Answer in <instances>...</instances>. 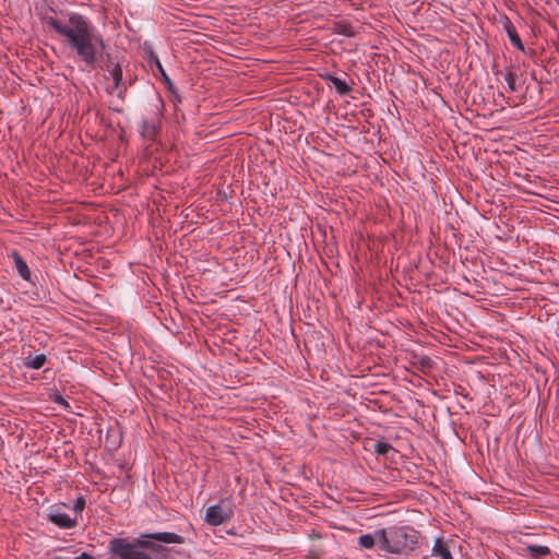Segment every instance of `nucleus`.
<instances>
[{
  "mask_svg": "<svg viewBox=\"0 0 559 559\" xmlns=\"http://www.w3.org/2000/svg\"><path fill=\"white\" fill-rule=\"evenodd\" d=\"M47 25L67 39L69 48L87 67H94L105 49V41L94 25L83 15L72 13L62 22L48 17Z\"/></svg>",
  "mask_w": 559,
  "mask_h": 559,
  "instance_id": "nucleus-1",
  "label": "nucleus"
},
{
  "mask_svg": "<svg viewBox=\"0 0 559 559\" xmlns=\"http://www.w3.org/2000/svg\"><path fill=\"white\" fill-rule=\"evenodd\" d=\"M185 538L171 532L143 533L133 542L127 538H112L109 542V551L120 559H157L166 557L167 548L164 544H183Z\"/></svg>",
  "mask_w": 559,
  "mask_h": 559,
  "instance_id": "nucleus-2",
  "label": "nucleus"
},
{
  "mask_svg": "<svg viewBox=\"0 0 559 559\" xmlns=\"http://www.w3.org/2000/svg\"><path fill=\"white\" fill-rule=\"evenodd\" d=\"M377 535L379 548L395 555L407 556L418 544L417 532L405 527L380 530Z\"/></svg>",
  "mask_w": 559,
  "mask_h": 559,
  "instance_id": "nucleus-3",
  "label": "nucleus"
},
{
  "mask_svg": "<svg viewBox=\"0 0 559 559\" xmlns=\"http://www.w3.org/2000/svg\"><path fill=\"white\" fill-rule=\"evenodd\" d=\"M233 515V501L230 499H221L218 503L210 506L205 510L204 521L212 526H218L229 521Z\"/></svg>",
  "mask_w": 559,
  "mask_h": 559,
  "instance_id": "nucleus-4",
  "label": "nucleus"
},
{
  "mask_svg": "<svg viewBox=\"0 0 559 559\" xmlns=\"http://www.w3.org/2000/svg\"><path fill=\"white\" fill-rule=\"evenodd\" d=\"M102 69L106 71L112 79L114 91L117 92V96L123 99L127 92V85L122 80V68L120 63L114 62L110 58H108L103 64Z\"/></svg>",
  "mask_w": 559,
  "mask_h": 559,
  "instance_id": "nucleus-5",
  "label": "nucleus"
},
{
  "mask_svg": "<svg viewBox=\"0 0 559 559\" xmlns=\"http://www.w3.org/2000/svg\"><path fill=\"white\" fill-rule=\"evenodd\" d=\"M158 133L159 118L157 116L142 119L140 134L145 142H155Z\"/></svg>",
  "mask_w": 559,
  "mask_h": 559,
  "instance_id": "nucleus-6",
  "label": "nucleus"
},
{
  "mask_svg": "<svg viewBox=\"0 0 559 559\" xmlns=\"http://www.w3.org/2000/svg\"><path fill=\"white\" fill-rule=\"evenodd\" d=\"M48 520L61 528H72L78 524L76 518H71L59 508H51L47 513Z\"/></svg>",
  "mask_w": 559,
  "mask_h": 559,
  "instance_id": "nucleus-7",
  "label": "nucleus"
},
{
  "mask_svg": "<svg viewBox=\"0 0 559 559\" xmlns=\"http://www.w3.org/2000/svg\"><path fill=\"white\" fill-rule=\"evenodd\" d=\"M523 552L531 559H542L550 555V548L548 546L526 545Z\"/></svg>",
  "mask_w": 559,
  "mask_h": 559,
  "instance_id": "nucleus-8",
  "label": "nucleus"
},
{
  "mask_svg": "<svg viewBox=\"0 0 559 559\" xmlns=\"http://www.w3.org/2000/svg\"><path fill=\"white\" fill-rule=\"evenodd\" d=\"M11 257L14 261L19 275L25 281H31V271L23 258L16 251H13Z\"/></svg>",
  "mask_w": 559,
  "mask_h": 559,
  "instance_id": "nucleus-9",
  "label": "nucleus"
},
{
  "mask_svg": "<svg viewBox=\"0 0 559 559\" xmlns=\"http://www.w3.org/2000/svg\"><path fill=\"white\" fill-rule=\"evenodd\" d=\"M432 555L436 557H440L441 559H453L450 551L449 543L443 542L441 538H438L435 542Z\"/></svg>",
  "mask_w": 559,
  "mask_h": 559,
  "instance_id": "nucleus-10",
  "label": "nucleus"
},
{
  "mask_svg": "<svg viewBox=\"0 0 559 559\" xmlns=\"http://www.w3.org/2000/svg\"><path fill=\"white\" fill-rule=\"evenodd\" d=\"M504 28L507 31L508 37L513 46H515L520 50H524L523 43L516 32L515 26L508 20L504 24Z\"/></svg>",
  "mask_w": 559,
  "mask_h": 559,
  "instance_id": "nucleus-11",
  "label": "nucleus"
},
{
  "mask_svg": "<svg viewBox=\"0 0 559 559\" xmlns=\"http://www.w3.org/2000/svg\"><path fill=\"white\" fill-rule=\"evenodd\" d=\"M46 360L47 358L44 354L28 356L24 358V366L29 369L38 370L45 365Z\"/></svg>",
  "mask_w": 559,
  "mask_h": 559,
  "instance_id": "nucleus-12",
  "label": "nucleus"
},
{
  "mask_svg": "<svg viewBox=\"0 0 559 559\" xmlns=\"http://www.w3.org/2000/svg\"><path fill=\"white\" fill-rule=\"evenodd\" d=\"M329 81L340 95H346L350 92V86L337 76H329Z\"/></svg>",
  "mask_w": 559,
  "mask_h": 559,
  "instance_id": "nucleus-13",
  "label": "nucleus"
},
{
  "mask_svg": "<svg viewBox=\"0 0 559 559\" xmlns=\"http://www.w3.org/2000/svg\"><path fill=\"white\" fill-rule=\"evenodd\" d=\"M334 32L347 37H354L356 35L354 27L349 23L343 21L335 23Z\"/></svg>",
  "mask_w": 559,
  "mask_h": 559,
  "instance_id": "nucleus-14",
  "label": "nucleus"
},
{
  "mask_svg": "<svg viewBox=\"0 0 559 559\" xmlns=\"http://www.w3.org/2000/svg\"><path fill=\"white\" fill-rule=\"evenodd\" d=\"M358 544L366 549H371L374 545H378V535L365 534L359 536Z\"/></svg>",
  "mask_w": 559,
  "mask_h": 559,
  "instance_id": "nucleus-15",
  "label": "nucleus"
},
{
  "mask_svg": "<svg viewBox=\"0 0 559 559\" xmlns=\"http://www.w3.org/2000/svg\"><path fill=\"white\" fill-rule=\"evenodd\" d=\"M373 450L377 454L386 456L393 451V447L385 441H377L373 445Z\"/></svg>",
  "mask_w": 559,
  "mask_h": 559,
  "instance_id": "nucleus-16",
  "label": "nucleus"
},
{
  "mask_svg": "<svg viewBox=\"0 0 559 559\" xmlns=\"http://www.w3.org/2000/svg\"><path fill=\"white\" fill-rule=\"evenodd\" d=\"M504 80L508 84V87H509V91L510 92H515L516 91V74L513 73L512 71H508L506 74H504Z\"/></svg>",
  "mask_w": 559,
  "mask_h": 559,
  "instance_id": "nucleus-17",
  "label": "nucleus"
},
{
  "mask_svg": "<svg viewBox=\"0 0 559 559\" xmlns=\"http://www.w3.org/2000/svg\"><path fill=\"white\" fill-rule=\"evenodd\" d=\"M85 508V499L83 497H79L74 504H73V510L76 512V513H81Z\"/></svg>",
  "mask_w": 559,
  "mask_h": 559,
  "instance_id": "nucleus-18",
  "label": "nucleus"
},
{
  "mask_svg": "<svg viewBox=\"0 0 559 559\" xmlns=\"http://www.w3.org/2000/svg\"><path fill=\"white\" fill-rule=\"evenodd\" d=\"M155 63H156V67H157L158 71H159V73L162 74V76H163L164 81H165L167 84H170V83H171V82H170V79L167 76V74H166V72H165V70H164V68H163V66H162L160 61H159L157 58L155 59Z\"/></svg>",
  "mask_w": 559,
  "mask_h": 559,
  "instance_id": "nucleus-19",
  "label": "nucleus"
},
{
  "mask_svg": "<svg viewBox=\"0 0 559 559\" xmlns=\"http://www.w3.org/2000/svg\"><path fill=\"white\" fill-rule=\"evenodd\" d=\"M53 401L63 407H69V403L60 395H57Z\"/></svg>",
  "mask_w": 559,
  "mask_h": 559,
  "instance_id": "nucleus-20",
  "label": "nucleus"
},
{
  "mask_svg": "<svg viewBox=\"0 0 559 559\" xmlns=\"http://www.w3.org/2000/svg\"><path fill=\"white\" fill-rule=\"evenodd\" d=\"M73 559H95V558L87 552H82L80 556H78Z\"/></svg>",
  "mask_w": 559,
  "mask_h": 559,
  "instance_id": "nucleus-21",
  "label": "nucleus"
}]
</instances>
